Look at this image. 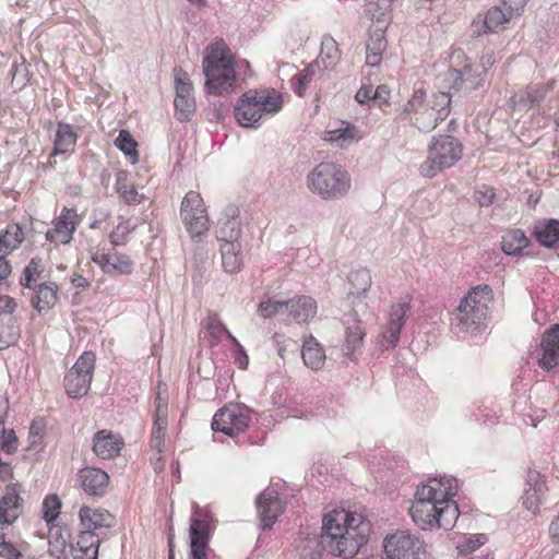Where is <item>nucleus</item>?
I'll return each instance as SVG.
<instances>
[{"label": "nucleus", "mask_w": 559, "mask_h": 559, "mask_svg": "<svg viewBox=\"0 0 559 559\" xmlns=\"http://www.w3.org/2000/svg\"><path fill=\"white\" fill-rule=\"evenodd\" d=\"M91 259L108 275H129L133 271L132 260L115 249L95 248L91 250Z\"/></svg>", "instance_id": "14"}, {"label": "nucleus", "mask_w": 559, "mask_h": 559, "mask_svg": "<svg viewBox=\"0 0 559 559\" xmlns=\"http://www.w3.org/2000/svg\"><path fill=\"white\" fill-rule=\"evenodd\" d=\"M282 107L283 97L275 90H250L237 100L234 115L241 127L259 128L264 117L278 112Z\"/></svg>", "instance_id": "7"}, {"label": "nucleus", "mask_w": 559, "mask_h": 559, "mask_svg": "<svg viewBox=\"0 0 559 559\" xmlns=\"http://www.w3.org/2000/svg\"><path fill=\"white\" fill-rule=\"evenodd\" d=\"M452 69L448 71V82L451 87L475 90L483 82V72L474 70L462 50L451 55Z\"/></svg>", "instance_id": "13"}, {"label": "nucleus", "mask_w": 559, "mask_h": 559, "mask_svg": "<svg viewBox=\"0 0 559 559\" xmlns=\"http://www.w3.org/2000/svg\"><path fill=\"white\" fill-rule=\"evenodd\" d=\"M386 31L379 28H369V35L366 40V66L374 68L380 67L388 58Z\"/></svg>", "instance_id": "24"}, {"label": "nucleus", "mask_w": 559, "mask_h": 559, "mask_svg": "<svg viewBox=\"0 0 559 559\" xmlns=\"http://www.w3.org/2000/svg\"><path fill=\"white\" fill-rule=\"evenodd\" d=\"M257 507L264 530H270L283 512L278 492L273 486L259 495Z\"/></svg>", "instance_id": "20"}, {"label": "nucleus", "mask_w": 559, "mask_h": 559, "mask_svg": "<svg viewBox=\"0 0 559 559\" xmlns=\"http://www.w3.org/2000/svg\"><path fill=\"white\" fill-rule=\"evenodd\" d=\"M492 289L478 285L468 290L452 313L451 329L457 336L480 333L487 325Z\"/></svg>", "instance_id": "5"}, {"label": "nucleus", "mask_w": 559, "mask_h": 559, "mask_svg": "<svg viewBox=\"0 0 559 559\" xmlns=\"http://www.w3.org/2000/svg\"><path fill=\"white\" fill-rule=\"evenodd\" d=\"M548 533L551 542L559 545V510L549 524Z\"/></svg>", "instance_id": "63"}, {"label": "nucleus", "mask_w": 559, "mask_h": 559, "mask_svg": "<svg viewBox=\"0 0 559 559\" xmlns=\"http://www.w3.org/2000/svg\"><path fill=\"white\" fill-rule=\"evenodd\" d=\"M127 177L126 171H119L117 174V192L127 203H140L142 201V197L138 193L135 188L128 182Z\"/></svg>", "instance_id": "47"}, {"label": "nucleus", "mask_w": 559, "mask_h": 559, "mask_svg": "<svg viewBox=\"0 0 559 559\" xmlns=\"http://www.w3.org/2000/svg\"><path fill=\"white\" fill-rule=\"evenodd\" d=\"M512 19L513 17L509 15V12L502 7H493L486 12L484 17L478 16L473 21L472 32L477 36L495 32Z\"/></svg>", "instance_id": "26"}, {"label": "nucleus", "mask_w": 559, "mask_h": 559, "mask_svg": "<svg viewBox=\"0 0 559 559\" xmlns=\"http://www.w3.org/2000/svg\"><path fill=\"white\" fill-rule=\"evenodd\" d=\"M20 337V328L11 318L0 317V350L14 345Z\"/></svg>", "instance_id": "44"}, {"label": "nucleus", "mask_w": 559, "mask_h": 559, "mask_svg": "<svg viewBox=\"0 0 559 559\" xmlns=\"http://www.w3.org/2000/svg\"><path fill=\"white\" fill-rule=\"evenodd\" d=\"M348 296L353 302H360L366 297L372 285L371 273L366 267H359L349 272L347 276Z\"/></svg>", "instance_id": "31"}, {"label": "nucleus", "mask_w": 559, "mask_h": 559, "mask_svg": "<svg viewBox=\"0 0 559 559\" xmlns=\"http://www.w3.org/2000/svg\"><path fill=\"white\" fill-rule=\"evenodd\" d=\"M317 313V302L308 296H299L287 301L286 316L289 320L305 323Z\"/></svg>", "instance_id": "32"}, {"label": "nucleus", "mask_w": 559, "mask_h": 559, "mask_svg": "<svg viewBox=\"0 0 559 559\" xmlns=\"http://www.w3.org/2000/svg\"><path fill=\"white\" fill-rule=\"evenodd\" d=\"M115 145L129 157L132 164H135L139 159L138 155V143L132 138L129 131L121 130L115 140Z\"/></svg>", "instance_id": "46"}, {"label": "nucleus", "mask_w": 559, "mask_h": 559, "mask_svg": "<svg viewBox=\"0 0 559 559\" xmlns=\"http://www.w3.org/2000/svg\"><path fill=\"white\" fill-rule=\"evenodd\" d=\"M215 526L216 521L211 511L193 502L189 528L191 559H207L209 538Z\"/></svg>", "instance_id": "9"}, {"label": "nucleus", "mask_w": 559, "mask_h": 559, "mask_svg": "<svg viewBox=\"0 0 559 559\" xmlns=\"http://www.w3.org/2000/svg\"><path fill=\"white\" fill-rule=\"evenodd\" d=\"M17 448V440L13 430H4L3 439H1L0 449L7 453H13Z\"/></svg>", "instance_id": "57"}, {"label": "nucleus", "mask_w": 559, "mask_h": 559, "mask_svg": "<svg viewBox=\"0 0 559 559\" xmlns=\"http://www.w3.org/2000/svg\"><path fill=\"white\" fill-rule=\"evenodd\" d=\"M391 91L386 85H379L373 92V100L378 103L380 107L389 104Z\"/></svg>", "instance_id": "58"}, {"label": "nucleus", "mask_w": 559, "mask_h": 559, "mask_svg": "<svg viewBox=\"0 0 559 559\" xmlns=\"http://www.w3.org/2000/svg\"><path fill=\"white\" fill-rule=\"evenodd\" d=\"M497 58L495 52L491 49H487L480 57V67L483 68L481 72H486L490 67L495 64Z\"/></svg>", "instance_id": "62"}, {"label": "nucleus", "mask_w": 559, "mask_h": 559, "mask_svg": "<svg viewBox=\"0 0 559 559\" xmlns=\"http://www.w3.org/2000/svg\"><path fill=\"white\" fill-rule=\"evenodd\" d=\"M486 542L487 537L484 534L466 536L457 544V549L461 554L473 552Z\"/></svg>", "instance_id": "52"}, {"label": "nucleus", "mask_w": 559, "mask_h": 559, "mask_svg": "<svg viewBox=\"0 0 559 559\" xmlns=\"http://www.w3.org/2000/svg\"><path fill=\"white\" fill-rule=\"evenodd\" d=\"M24 240V233L19 224H9L0 230V255L7 257L13 252Z\"/></svg>", "instance_id": "41"}, {"label": "nucleus", "mask_w": 559, "mask_h": 559, "mask_svg": "<svg viewBox=\"0 0 559 559\" xmlns=\"http://www.w3.org/2000/svg\"><path fill=\"white\" fill-rule=\"evenodd\" d=\"M463 155L460 141L451 135L433 138L428 146V156L419 166V174L433 178L447 168L454 166Z\"/></svg>", "instance_id": "8"}, {"label": "nucleus", "mask_w": 559, "mask_h": 559, "mask_svg": "<svg viewBox=\"0 0 559 559\" xmlns=\"http://www.w3.org/2000/svg\"><path fill=\"white\" fill-rule=\"evenodd\" d=\"M340 60L341 50L336 40L330 35H324L321 41V51L314 63L322 71H330L336 67Z\"/></svg>", "instance_id": "34"}, {"label": "nucleus", "mask_w": 559, "mask_h": 559, "mask_svg": "<svg viewBox=\"0 0 559 559\" xmlns=\"http://www.w3.org/2000/svg\"><path fill=\"white\" fill-rule=\"evenodd\" d=\"M122 447V438L110 430H99L94 435L93 451L103 460L118 456Z\"/></svg>", "instance_id": "25"}, {"label": "nucleus", "mask_w": 559, "mask_h": 559, "mask_svg": "<svg viewBox=\"0 0 559 559\" xmlns=\"http://www.w3.org/2000/svg\"><path fill=\"white\" fill-rule=\"evenodd\" d=\"M308 190L325 201H337L348 195L352 178L348 170L338 163L322 162L306 176Z\"/></svg>", "instance_id": "6"}, {"label": "nucleus", "mask_w": 559, "mask_h": 559, "mask_svg": "<svg viewBox=\"0 0 559 559\" xmlns=\"http://www.w3.org/2000/svg\"><path fill=\"white\" fill-rule=\"evenodd\" d=\"M17 307L14 298L8 295H0V313L12 314Z\"/></svg>", "instance_id": "59"}, {"label": "nucleus", "mask_w": 559, "mask_h": 559, "mask_svg": "<svg viewBox=\"0 0 559 559\" xmlns=\"http://www.w3.org/2000/svg\"><path fill=\"white\" fill-rule=\"evenodd\" d=\"M365 335L366 332L360 320L354 319L353 323L347 325L343 348L347 357H352L356 349L362 345Z\"/></svg>", "instance_id": "42"}, {"label": "nucleus", "mask_w": 559, "mask_h": 559, "mask_svg": "<svg viewBox=\"0 0 559 559\" xmlns=\"http://www.w3.org/2000/svg\"><path fill=\"white\" fill-rule=\"evenodd\" d=\"M370 532V522L361 513L333 508L323 515L321 543L331 555L349 559L367 543Z\"/></svg>", "instance_id": "2"}, {"label": "nucleus", "mask_w": 559, "mask_h": 559, "mask_svg": "<svg viewBox=\"0 0 559 559\" xmlns=\"http://www.w3.org/2000/svg\"><path fill=\"white\" fill-rule=\"evenodd\" d=\"M180 217L186 230L192 238H202L206 235L210 218L199 192L191 190L186 193L180 205Z\"/></svg>", "instance_id": "10"}, {"label": "nucleus", "mask_w": 559, "mask_h": 559, "mask_svg": "<svg viewBox=\"0 0 559 559\" xmlns=\"http://www.w3.org/2000/svg\"><path fill=\"white\" fill-rule=\"evenodd\" d=\"M43 272L41 261L38 259H32L31 262L25 266L23 275L20 280L22 286L32 288L33 284L36 283Z\"/></svg>", "instance_id": "50"}, {"label": "nucleus", "mask_w": 559, "mask_h": 559, "mask_svg": "<svg viewBox=\"0 0 559 559\" xmlns=\"http://www.w3.org/2000/svg\"><path fill=\"white\" fill-rule=\"evenodd\" d=\"M52 224L53 227L46 231L47 240L56 245L69 243L78 225L76 210L64 206Z\"/></svg>", "instance_id": "19"}, {"label": "nucleus", "mask_w": 559, "mask_h": 559, "mask_svg": "<svg viewBox=\"0 0 559 559\" xmlns=\"http://www.w3.org/2000/svg\"><path fill=\"white\" fill-rule=\"evenodd\" d=\"M95 355L84 352L64 377V388L69 397L79 399L87 394L93 379Z\"/></svg>", "instance_id": "12"}, {"label": "nucleus", "mask_w": 559, "mask_h": 559, "mask_svg": "<svg viewBox=\"0 0 559 559\" xmlns=\"http://www.w3.org/2000/svg\"><path fill=\"white\" fill-rule=\"evenodd\" d=\"M322 72V70L314 63H310L302 71L296 73L292 80V87L299 96H302L307 90L308 84L313 80L314 76Z\"/></svg>", "instance_id": "45"}, {"label": "nucleus", "mask_w": 559, "mask_h": 559, "mask_svg": "<svg viewBox=\"0 0 559 559\" xmlns=\"http://www.w3.org/2000/svg\"><path fill=\"white\" fill-rule=\"evenodd\" d=\"M395 0H370L365 5V15L371 21L370 28L386 31L391 22L392 4Z\"/></svg>", "instance_id": "27"}, {"label": "nucleus", "mask_w": 559, "mask_h": 559, "mask_svg": "<svg viewBox=\"0 0 559 559\" xmlns=\"http://www.w3.org/2000/svg\"><path fill=\"white\" fill-rule=\"evenodd\" d=\"M31 301L38 312L49 311L58 301V286L53 282L41 283Z\"/></svg>", "instance_id": "36"}, {"label": "nucleus", "mask_w": 559, "mask_h": 559, "mask_svg": "<svg viewBox=\"0 0 559 559\" xmlns=\"http://www.w3.org/2000/svg\"><path fill=\"white\" fill-rule=\"evenodd\" d=\"M373 91L371 86L362 84L361 87L356 92L355 99L359 104H365L371 99H373Z\"/></svg>", "instance_id": "61"}, {"label": "nucleus", "mask_w": 559, "mask_h": 559, "mask_svg": "<svg viewBox=\"0 0 559 559\" xmlns=\"http://www.w3.org/2000/svg\"><path fill=\"white\" fill-rule=\"evenodd\" d=\"M544 95L545 94L538 90L530 88L526 92L527 99L525 100L523 97H520L518 103L523 104V106H531L533 103L539 102L540 99H543Z\"/></svg>", "instance_id": "60"}, {"label": "nucleus", "mask_w": 559, "mask_h": 559, "mask_svg": "<svg viewBox=\"0 0 559 559\" xmlns=\"http://www.w3.org/2000/svg\"><path fill=\"white\" fill-rule=\"evenodd\" d=\"M222 265L227 273H236L242 267L241 243L231 241L221 243Z\"/></svg>", "instance_id": "39"}, {"label": "nucleus", "mask_w": 559, "mask_h": 559, "mask_svg": "<svg viewBox=\"0 0 559 559\" xmlns=\"http://www.w3.org/2000/svg\"><path fill=\"white\" fill-rule=\"evenodd\" d=\"M547 490L545 477L537 471H528L521 497L522 506L533 514H538Z\"/></svg>", "instance_id": "17"}, {"label": "nucleus", "mask_w": 559, "mask_h": 559, "mask_svg": "<svg viewBox=\"0 0 559 559\" xmlns=\"http://www.w3.org/2000/svg\"><path fill=\"white\" fill-rule=\"evenodd\" d=\"M408 310L409 305L406 301H400L391 306L386 322L380 334V344L383 348L389 349L396 346Z\"/></svg>", "instance_id": "16"}, {"label": "nucleus", "mask_w": 559, "mask_h": 559, "mask_svg": "<svg viewBox=\"0 0 559 559\" xmlns=\"http://www.w3.org/2000/svg\"><path fill=\"white\" fill-rule=\"evenodd\" d=\"M175 79V107L179 120H188L195 110L193 86L190 78L181 68L174 69Z\"/></svg>", "instance_id": "15"}, {"label": "nucleus", "mask_w": 559, "mask_h": 559, "mask_svg": "<svg viewBox=\"0 0 559 559\" xmlns=\"http://www.w3.org/2000/svg\"><path fill=\"white\" fill-rule=\"evenodd\" d=\"M534 234L537 241L544 247H556L559 245V221L545 219L535 225Z\"/></svg>", "instance_id": "40"}, {"label": "nucleus", "mask_w": 559, "mask_h": 559, "mask_svg": "<svg viewBox=\"0 0 559 559\" xmlns=\"http://www.w3.org/2000/svg\"><path fill=\"white\" fill-rule=\"evenodd\" d=\"M48 551L55 559L68 558V543L62 536L51 537L49 539Z\"/></svg>", "instance_id": "53"}, {"label": "nucleus", "mask_w": 559, "mask_h": 559, "mask_svg": "<svg viewBox=\"0 0 559 559\" xmlns=\"http://www.w3.org/2000/svg\"><path fill=\"white\" fill-rule=\"evenodd\" d=\"M301 357L305 365L312 370H320L325 365V352L311 335L304 341Z\"/></svg>", "instance_id": "37"}, {"label": "nucleus", "mask_w": 559, "mask_h": 559, "mask_svg": "<svg viewBox=\"0 0 559 559\" xmlns=\"http://www.w3.org/2000/svg\"><path fill=\"white\" fill-rule=\"evenodd\" d=\"M537 362L545 371L559 368V324L552 325L543 334Z\"/></svg>", "instance_id": "18"}, {"label": "nucleus", "mask_w": 559, "mask_h": 559, "mask_svg": "<svg viewBox=\"0 0 559 559\" xmlns=\"http://www.w3.org/2000/svg\"><path fill=\"white\" fill-rule=\"evenodd\" d=\"M364 138V132L355 124L340 121L324 132L323 140L340 148H348Z\"/></svg>", "instance_id": "21"}, {"label": "nucleus", "mask_w": 559, "mask_h": 559, "mask_svg": "<svg viewBox=\"0 0 559 559\" xmlns=\"http://www.w3.org/2000/svg\"><path fill=\"white\" fill-rule=\"evenodd\" d=\"M258 312L264 319L272 318L274 316H286L287 301L269 298L259 304Z\"/></svg>", "instance_id": "48"}, {"label": "nucleus", "mask_w": 559, "mask_h": 559, "mask_svg": "<svg viewBox=\"0 0 559 559\" xmlns=\"http://www.w3.org/2000/svg\"><path fill=\"white\" fill-rule=\"evenodd\" d=\"M528 238L520 229L508 231L501 241V249L506 254L519 255L528 246Z\"/></svg>", "instance_id": "43"}, {"label": "nucleus", "mask_w": 559, "mask_h": 559, "mask_svg": "<svg viewBox=\"0 0 559 559\" xmlns=\"http://www.w3.org/2000/svg\"><path fill=\"white\" fill-rule=\"evenodd\" d=\"M99 544L95 532L82 530L73 548V559H97Z\"/></svg>", "instance_id": "35"}, {"label": "nucleus", "mask_w": 559, "mask_h": 559, "mask_svg": "<svg viewBox=\"0 0 559 559\" xmlns=\"http://www.w3.org/2000/svg\"><path fill=\"white\" fill-rule=\"evenodd\" d=\"M21 507L22 498L19 485H7L4 495L0 499V528L11 525L17 520Z\"/></svg>", "instance_id": "22"}, {"label": "nucleus", "mask_w": 559, "mask_h": 559, "mask_svg": "<svg viewBox=\"0 0 559 559\" xmlns=\"http://www.w3.org/2000/svg\"><path fill=\"white\" fill-rule=\"evenodd\" d=\"M79 478L83 489L88 495H105L109 483V476L105 471L95 467H85L80 471Z\"/></svg>", "instance_id": "30"}, {"label": "nucleus", "mask_w": 559, "mask_h": 559, "mask_svg": "<svg viewBox=\"0 0 559 559\" xmlns=\"http://www.w3.org/2000/svg\"><path fill=\"white\" fill-rule=\"evenodd\" d=\"M164 452L152 451L151 461L156 473H160L165 467Z\"/></svg>", "instance_id": "64"}, {"label": "nucleus", "mask_w": 559, "mask_h": 559, "mask_svg": "<svg viewBox=\"0 0 559 559\" xmlns=\"http://www.w3.org/2000/svg\"><path fill=\"white\" fill-rule=\"evenodd\" d=\"M80 523L83 530L95 532L108 528L114 524V516L105 509L84 506L79 511Z\"/></svg>", "instance_id": "28"}, {"label": "nucleus", "mask_w": 559, "mask_h": 559, "mask_svg": "<svg viewBox=\"0 0 559 559\" xmlns=\"http://www.w3.org/2000/svg\"><path fill=\"white\" fill-rule=\"evenodd\" d=\"M527 0H503L502 8L509 12L513 19L520 16Z\"/></svg>", "instance_id": "56"}, {"label": "nucleus", "mask_w": 559, "mask_h": 559, "mask_svg": "<svg viewBox=\"0 0 559 559\" xmlns=\"http://www.w3.org/2000/svg\"><path fill=\"white\" fill-rule=\"evenodd\" d=\"M495 190L491 187L483 186L475 191L474 198L481 206H489L495 199Z\"/></svg>", "instance_id": "55"}, {"label": "nucleus", "mask_w": 559, "mask_h": 559, "mask_svg": "<svg viewBox=\"0 0 559 559\" xmlns=\"http://www.w3.org/2000/svg\"><path fill=\"white\" fill-rule=\"evenodd\" d=\"M248 67L246 60L237 61L229 47L222 39H215L204 50L202 69L205 76V91L223 95L234 90L238 70Z\"/></svg>", "instance_id": "3"}, {"label": "nucleus", "mask_w": 559, "mask_h": 559, "mask_svg": "<svg viewBox=\"0 0 559 559\" xmlns=\"http://www.w3.org/2000/svg\"><path fill=\"white\" fill-rule=\"evenodd\" d=\"M457 490V480L452 476L432 477L418 486L409 508L413 522L421 530H451L460 515L453 500Z\"/></svg>", "instance_id": "1"}, {"label": "nucleus", "mask_w": 559, "mask_h": 559, "mask_svg": "<svg viewBox=\"0 0 559 559\" xmlns=\"http://www.w3.org/2000/svg\"><path fill=\"white\" fill-rule=\"evenodd\" d=\"M203 325L206 329L205 337L211 346L217 345L225 335L235 346H239L238 340L227 330L216 313H209Z\"/></svg>", "instance_id": "38"}, {"label": "nucleus", "mask_w": 559, "mask_h": 559, "mask_svg": "<svg viewBox=\"0 0 559 559\" xmlns=\"http://www.w3.org/2000/svg\"><path fill=\"white\" fill-rule=\"evenodd\" d=\"M20 550L11 543L5 540V536L0 532V557L4 559H21Z\"/></svg>", "instance_id": "54"}, {"label": "nucleus", "mask_w": 559, "mask_h": 559, "mask_svg": "<svg viewBox=\"0 0 559 559\" xmlns=\"http://www.w3.org/2000/svg\"><path fill=\"white\" fill-rule=\"evenodd\" d=\"M252 420V411L243 404H228L216 412L212 420L214 432L236 438L245 432Z\"/></svg>", "instance_id": "11"}, {"label": "nucleus", "mask_w": 559, "mask_h": 559, "mask_svg": "<svg viewBox=\"0 0 559 559\" xmlns=\"http://www.w3.org/2000/svg\"><path fill=\"white\" fill-rule=\"evenodd\" d=\"M61 501L58 496L51 495L43 502V518L47 523L53 522L60 513Z\"/></svg>", "instance_id": "51"}, {"label": "nucleus", "mask_w": 559, "mask_h": 559, "mask_svg": "<svg viewBox=\"0 0 559 559\" xmlns=\"http://www.w3.org/2000/svg\"><path fill=\"white\" fill-rule=\"evenodd\" d=\"M136 228V221L126 219L120 222L110 234V242L114 246L123 245L129 234Z\"/></svg>", "instance_id": "49"}, {"label": "nucleus", "mask_w": 559, "mask_h": 559, "mask_svg": "<svg viewBox=\"0 0 559 559\" xmlns=\"http://www.w3.org/2000/svg\"><path fill=\"white\" fill-rule=\"evenodd\" d=\"M241 235V221L238 209L230 206L225 212V217L219 219L217 239L222 242L239 241Z\"/></svg>", "instance_id": "33"}, {"label": "nucleus", "mask_w": 559, "mask_h": 559, "mask_svg": "<svg viewBox=\"0 0 559 559\" xmlns=\"http://www.w3.org/2000/svg\"><path fill=\"white\" fill-rule=\"evenodd\" d=\"M78 134L70 123L58 122L50 157L69 156L74 152Z\"/></svg>", "instance_id": "29"}, {"label": "nucleus", "mask_w": 559, "mask_h": 559, "mask_svg": "<svg viewBox=\"0 0 559 559\" xmlns=\"http://www.w3.org/2000/svg\"><path fill=\"white\" fill-rule=\"evenodd\" d=\"M451 96L439 92L427 96L426 92L417 88L403 106L400 118L421 132H430L450 114Z\"/></svg>", "instance_id": "4"}, {"label": "nucleus", "mask_w": 559, "mask_h": 559, "mask_svg": "<svg viewBox=\"0 0 559 559\" xmlns=\"http://www.w3.org/2000/svg\"><path fill=\"white\" fill-rule=\"evenodd\" d=\"M167 417H168V404H167L166 400H164L162 397L160 391H158L157 397H156V409H155V416H154V424H153L151 441H150L151 451H158V452L165 451V447H166L165 436H166V428L168 425Z\"/></svg>", "instance_id": "23"}]
</instances>
